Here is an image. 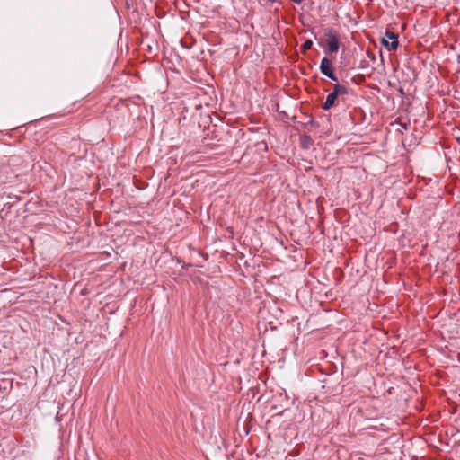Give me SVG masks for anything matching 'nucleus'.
<instances>
[{"mask_svg": "<svg viewBox=\"0 0 460 460\" xmlns=\"http://www.w3.org/2000/svg\"><path fill=\"white\" fill-rule=\"evenodd\" d=\"M296 4H301L304 0H292Z\"/></svg>", "mask_w": 460, "mask_h": 460, "instance_id": "6", "label": "nucleus"}, {"mask_svg": "<svg viewBox=\"0 0 460 460\" xmlns=\"http://www.w3.org/2000/svg\"><path fill=\"white\" fill-rule=\"evenodd\" d=\"M320 71L323 75H324L331 80H332V81L338 80L337 76L333 73L332 63L329 58H323L322 59L321 64H320Z\"/></svg>", "mask_w": 460, "mask_h": 460, "instance_id": "4", "label": "nucleus"}, {"mask_svg": "<svg viewBox=\"0 0 460 460\" xmlns=\"http://www.w3.org/2000/svg\"><path fill=\"white\" fill-rule=\"evenodd\" d=\"M325 41L330 54L337 53L340 48V38L332 30L325 32Z\"/></svg>", "mask_w": 460, "mask_h": 460, "instance_id": "2", "label": "nucleus"}, {"mask_svg": "<svg viewBox=\"0 0 460 460\" xmlns=\"http://www.w3.org/2000/svg\"><path fill=\"white\" fill-rule=\"evenodd\" d=\"M382 43L389 49H396L398 48V35L393 31H386L385 37L382 38Z\"/></svg>", "mask_w": 460, "mask_h": 460, "instance_id": "3", "label": "nucleus"}, {"mask_svg": "<svg viewBox=\"0 0 460 460\" xmlns=\"http://www.w3.org/2000/svg\"><path fill=\"white\" fill-rule=\"evenodd\" d=\"M313 46V42L311 40H306L300 47L301 52L305 53L308 49H310Z\"/></svg>", "mask_w": 460, "mask_h": 460, "instance_id": "5", "label": "nucleus"}, {"mask_svg": "<svg viewBox=\"0 0 460 460\" xmlns=\"http://www.w3.org/2000/svg\"><path fill=\"white\" fill-rule=\"evenodd\" d=\"M348 93V89L344 85L336 84H334L333 91L330 93L324 103L323 104V110H329L335 105L338 96L345 95Z\"/></svg>", "mask_w": 460, "mask_h": 460, "instance_id": "1", "label": "nucleus"}]
</instances>
